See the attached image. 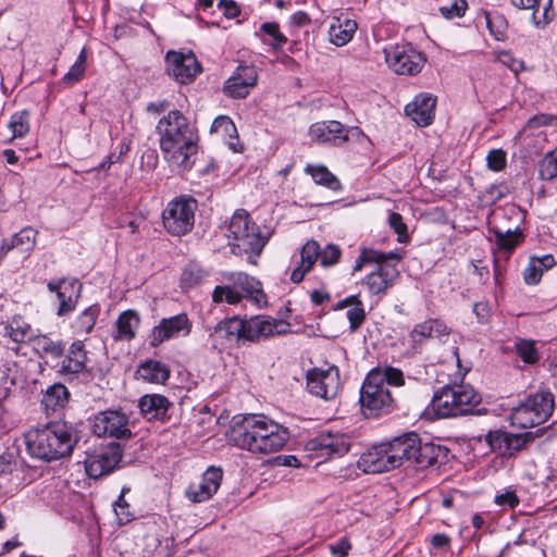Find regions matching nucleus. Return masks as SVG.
Segmentation results:
<instances>
[{"instance_id": "obj_1", "label": "nucleus", "mask_w": 557, "mask_h": 557, "mask_svg": "<svg viewBox=\"0 0 557 557\" xmlns=\"http://www.w3.org/2000/svg\"><path fill=\"white\" fill-rule=\"evenodd\" d=\"M287 428L264 414H246L235 419L230 442L252 454L269 455L280 451L288 442Z\"/></svg>"}, {"instance_id": "obj_2", "label": "nucleus", "mask_w": 557, "mask_h": 557, "mask_svg": "<svg viewBox=\"0 0 557 557\" xmlns=\"http://www.w3.org/2000/svg\"><path fill=\"white\" fill-rule=\"evenodd\" d=\"M157 132L164 160L180 173L188 171L194 164L197 135L186 117L178 110L170 111L159 121Z\"/></svg>"}, {"instance_id": "obj_3", "label": "nucleus", "mask_w": 557, "mask_h": 557, "mask_svg": "<svg viewBox=\"0 0 557 557\" xmlns=\"http://www.w3.org/2000/svg\"><path fill=\"white\" fill-rule=\"evenodd\" d=\"M76 443V431L66 422H51L26 434V446L30 456L46 461L70 455Z\"/></svg>"}, {"instance_id": "obj_4", "label": "nucleus", "mask_w": 557, "mask_h": 557, "mask_svg": "<svg viewBox=\"0 0 557 557\" xmlns=\"http://www.w3.org/2000/svg\"><path fill=\"white\" fill-rule=\"evenodd\" d=\"M215 332L222 333L226 338H237L248 342H259L290 332L287 321L269 315H256L250 319L232 317L219 322Z\"/></svg>"}, {"instance_id": "obj_5", "label": "nucleus", "mask_w": 557, "mask_h": 557, "mask_svg": "<svg viewBox=\"0 0 557 557\" xmlns=\"http://www.w3.org/2000/svg\"><path fill=\"white\" fill-rule=\"evenodd\" d=\"M480 401V394L471 385L448 384L433 395L425 414L431 419L463 416L472 412Z\"/></svg>"}, {"instance_id": "obj_6", "label": "nucleus", "mask_w": 557, "mask_h": 557, "mask_svg": "<svg viewBox=\"0 0 557 557\" xmlns=\"http://www.w3.org/2000/svg\"><path fill=\"white\" fill-rule=\"evenodd\" d=\"M227 238L236 243H230L233 246V252L236 248L239 252L259 256L263 250L268 238L263 236L259 227L250 220L247 211L239 209L235 211L228 224Z\"/></svg>"}, {"instance_id": "obj_7", "label": "nucleus", "mask_w": 557, "mask_h": 557, "mask_svg": "<svg viewBox=\"0 0 557 557\" xmlns=\"http://www.w3.org/2000/svg\"><path fill=\"white\" fill-rule=\"evenodd\" d=\"M554 409V395L549 391H539L529 395L510 413V422L513 426L530 429L545 423Z\"/></svg>"}, {"instance_id": "obj_8", "label": "nucleus", "mask_w": 557, "mask_h": 557, "mask_svg": "<svg viewBox=\"0 0 557 557\" xmlns=\"http://www.w3.org/2000/svg\"><path fill=\"white\" fill-rule=\"evenodd\" d=\"M197 201L181 196L171 200L162 212L164 228L173 236H183L189 233L195 223Z\"/></svg>"}, {"instance_id": "obj_9", "label": "nucleus", "mask_w": 557, "mask_h": 557, "mask_svg": "<svg viewBox=\"0 0 557 557\" xmlns=\"http://www.w3.org/2000/svg\"><path fill=\"white\" fill-rule=\"evenodd\" d=\"M309 136L319 144L343 146L350 140H359L363 134L358 127H345L341 122L332 120L312 124Z\"/></svg>"}, {"instance_id": "obj_10", "label": "nucleus", "mask_w": 557, "mask_h": 557, "mask_svg": "<svg viewBox=\"0 0 557 557\" xmlns=\"http://www.w3.org/2000/svg\"><path fill=\"white\" fill-rule=\"evenodd\" d=\"M361 413L366 418H379L383 410V372L375 368L371 370L360 391Z\"/></svg>"}, {"instance_id": "obj_11", "label": "nucleus", "mask_w": 557, "mask_h": 557, "mask_svg": "<svg viewBox=\"0 0 557 557\" xmlns=\"http://www.w3.org/2000/svg\"><path fill=\"white\" fill-rule=\"evenodd\" d=\"M425 57L411 45L396 46L385 54V62L398 75L413 76L419 74L424 64Z\"/></svg>"}, {"instance_id": "obj_12", "label": "nucleus", "mask_w": 557, "mask_h": 557, "mask_svg": "<svg viewBox=\"0 0 557 557\" xmlns=\"http://www.w3.org/2000/svg\"><path fill=\"white\" fill-rule=\"evenodd\" d=\"M307 388L312 394L323 399H333L339 392L341 380L337 367L330 366L326 369H313L307 375Z\"/></svg>"}, {"instance_id": "obj_13", "label": "nucleus", "mask_w": 557, "mask_h": 557, "mask_svg": "<svg viewBox=\"0 0 557 557\" xmlns=\"http://www.w3.org/2000/svg\"><path fill=\"white\" fill-rule=\"evenodd\" d=\"M127 417L115 410L97 413L91 420V430L98 437L126 438L131 436Z\"/></svg>"}, {"instance_id": "obj_14", "label": "nucleus", "mask_w": 557, "mask_h": 557, "mask_svg": "<svg viewBox=\"0 0 557 557\" xmlns=\"http://www.w3.org/2000/svg\"><path fill=\"white\" fill-rule=\"evenodd\" d=\"M191 321L186 313H180L170 318H163L156 325L149 336V344L156 348L163 342L177 337H185L191 331Z\"/></svg>"}, {"instance_id": "obj_15", "label": "nucleus", "mask_w": 557, "mask_h": 557, "mask_svg": "<svg viewBox=\"0 0 557 557\" xmlns=\"http://www.w3.org/2000/svg\"><path fill=\"white\" fill-rule=\"evenodd\" d=\"M165 62L168 73L181 84L193 82L201 72V65L191 52L169 51Z\"/></svg>"}, {"instance_id": "obj_16", "label": "nucleus", "mask_w": 557, "mask_h": 557, "mask_svg": "<svg viewBox=\"0 0 557 557\" xmlns=\"http://www.w3.org/2000/svg\"><path fill=\"white\" fill-rule=\"evenodd\" d=\"M122 459L119 445H109L89 455L85 460V469L90 478H101L112 472Z\"/></svg>"}, {"instance_id": "obj_17", "label": "nucleus", "mask_w": 557, "mask_h": 557, "mask_svg": "<svg viewBox=\"0 0 557 557\" xmlns=\"http://www.w3.org/2000/svg\"><path fill=\"white\" fill-rule=\"evenodd\" d=\"M362 269L370 271L367 277L369 292L379 295L383 290V253L373 249H362L354 265V272L361 271Z\"/></svg>"}, {"instance_id": "obj_18", "label": "nucleus", "mask_w": 557, "mask_h": 557, "mask_svg": "<svg viewBox=\"0 0 557 557\" xmlns=\"http://www.w3.org/2000/svg\"><path fill=\"white\" fill-rule=\"evenodd\" d=\"M417 434L407 433L385 444V471L400 467L404 460H411L417 450Z\"/></svg>"}, {"instance_id": "obj_19", "label": "nucleus", "mask_w": 557, "mask_h": 557, "mask_svg": "<svg viewBox=\"0 0 557 557\" xmlns=\"http://www.w3.org/2000/svg\"><path fill=\"white\" fill-rule=\"evenodd\" d=\"M449 330L447 325L438 319H429L417 324L409 333L408 347L406 354L418 352L429 338H442L447 336Z\"/></svg>"}, {"instance_id": "obj_20", "label": "nucleus", "mask_w": 557, "mask_h": 557, "mask_svg": "<svg viewBox=\"0 0 557 557\" xmlns=\"http://www.w3.org/2000/svg\"><path fill=\"white\" fill-rule=\"evenodd\" d=\"M258 73L252 65H239L224 83L223 91L231 98H246L257 85Z\"/></svg>"}, {"instance_id": "obj_21", "label": "nucleus", "mask_w": 557, "mask_h": 557, "mask_svg": "<svg viewBox=\"0 0 557 557\" xmlns=\"http://www.w3.org/2000/svg\"><path fill=\"white\" fill-rule=\"evenodd\" d=\"M48 289L57 294L59 308L57 314L63 317L72 312L81 296L82 285L76 280H58L49 282Z\"/></svg>"}, {"instance_id": "obj_22", "label": "nucleus", "mask_w": 557, "mask_h": 557, "mask_svg": "<svg viewBox=\"0 0 557 557\" xmlns=\"http://www.w3.org/2000/svg\"><path fill=\"white\" fill-rule=\"evenodd\" d=\"M307 449L317 451L320 457L343 456L349 449V441L344 434L321 433L308 442Z\"/></svg>"}, {"instance_id": "obj_23", "label": "nucleus", "mask_w": 557, "mask_h": 557, "mask_svg": "<svg viewBox=\"0 0 557 557\" xmlns=\"http://www.w3.org/2000/svg\"><path fill=\"white\" fill-rule=\"evenodd\" d=\"M485 441L493 451L502 456H512L527 445V434H512L502 430L490 431Z\"/></svg>"}, {"instance_id": "obj_24", "label": "nucleus", "mask_w": 557, "mask_h": 557, "mask_svg": "<svg viewBox=\"0 0 557 557\" xmlns=\"http://www.w3.org/2000/svg\"><path fill=\"white\" fill-rule=\"evenodd\" d=\"M223 472L221 468L210 467L202 474L198 484L190 485L186 492L187 497L194 503H201L211 498L219 490Z\"/></svg>"}, {"instance_id": "obj_25", "label": "nucleus", "mask_w": 557, "mask_h": 557, "mask_svg": "<svg viewBox=\"0 0 557 557\" xmlns=\"http://www.w3.org/2000/svg\"><path fill=\"white\" fill-rule=\"evenodd\" d=\"M436 99L426 92H421L405 107V113L418 126H429L434 120Z\"/></svg>"}, {"instance_id": "obj_26", "label": "nucleus", "mask_w": 557, "mask_h": 557, "mask_svg": "<svg viewBox=\"0 0 557 557\" xmlns=\"http://www.w3.org/2000/svg\"><path fill=\"white\" fill-rule=\"evenodd\" d=\"M511 4L521 10H531L532 22L539 28H544L555 17L553 0H511Z\"/></svg>"}, {"instance_id": "obj_27", "label": "nucleus", "mask_w": 557, "mask_h": 557, "mask_svg": "<svg viewBox=\"0 0 557 557\" xmlns=\"http://www.w3.org/2000/svg\"><path fill=\"white\" fill-rule=\"evenodd\" d=\"M318 258H320V245L315 240H308L300 250V262L293 270L290 280L294 283H300L305 275L312 269Z\"/></svg>"}, {"instance_id": "obj_28", "label": "nucleus", "mask_w": 557, "mask_h": 557, "mask_svg": "<svg viewBox=\"0 0 557 557\" xmlns=\"http://www.w3.org/2000/svg\"><path fill=\"white\" fill-rule=\"evenodd\" d=\"M138 406L143 416L148 420H161L166 416L170 401L162 395L152 394L143 396Z\"/></svg>"}, {"instance_id": "obj_29", "label": "nucleus", "mask_w": 557, "mask_h": 557, "mask_svg": "<svg viewBox=\"0 0 557 557\" xmlns=\"http://www.w3.org/2000/svg\"><path fill=\"white\" fill-rule=\"evenodd\" d=\"M137 379L151 384H164L170 377V369L158 360H146L136 371Z\"/></svg>"}, {"instance_id": "obj_30", "label": "nucleus", "mask_w": 557, "mask_h": 557, "mask_svg": "<svg viewBox=\"0 0 557 557\" xmlns=\"http://www.w3.org/2000/svg\"><path fill=\"white\" fill-rule=\"evenodd\" d=\"M211 131L223 137L232 151L243 152L244 146L238 140L237 128L228 116H218L212 123Z\"/></svg>"}, {"instance_id": "obj_31", "label": "nucleus", "mask_w": 557, "mask_h": 557, "mask_svg": "<svg viewBox=\"0 0 557 557\" xmlns=\"http://www.w3.org/2000/svg\"><path fill=\"white\" fill-rule=\"evenodd\" d=\"M356 29V21L347 17H336L330 25V39L334 45L338 47L344 46L352 39Z\"/></svg>"}, {"instance_id": "obj_32", "label": "nucleus", "mask_w": 557, "mask_h": 557, "mask_svg": "<svg viewBox=\"0 0 557 557\" xmlns=\"http://www.w3.org/2000/svg\"><path fill=\"white\" fill-rule=\"evenodd\" d=\"M139 324L140 318L136 311L126 310L122 312L115 322L116 333L114 339L127 342L133 339Z\"/></svg>"}, {"instance_id": "obj_33", "label": "nucleus", "mask_w": 557, "mask_h": 557, "mask_svg": "<svg viewBox=\"0 0 557 557\" xmlns=\"http://www.w3.org/2000/svg\"><path fill=\"white\" fill-rule=\"evenodd\" d=\"M555 259L552 255L542 257H532L523 271V278L528 285H535L541 281L544 271L555 265Z\"/></svg>"}, {"instance_id": "obj_34", "label": "nucleus", "mask_w": 557, "mask_h": 557, "mask_svg": "<svg viewBox=\"0 0 557 557\" xmlns=\"http://www.w3.org/2000/svg\"><path fill=\"white\" fill-rule=\"evenodd\" d=\"M230 280L234 285L245 292L246 296L251 298L255 302H265V295L261 289V284L256 278L246 273L239 272L231 275Z\"/></svg>"}, {"instance_id": "obj_35", "label": "nucleus", "mask_w": 557, "mask_h": 557, "mask_svg": "<svg viewBox=\"0 0 557 557\" xmlns=\"http://www.w3.org/2000/svg\"><path fill=\"white\" fill-rule=\"evenodd\" d=\"M305 172L312 177L315 184L326 187L330 190L338 191L342 189L339 180L321 164H307Z\"/></svg>"}, {"instance_id": "obj_36", "label": "nucleus", "mask_w": 557, "mask_h": 557, "mask_svg": "<svg viewBox=\"0 0 557 557\" xmlns=\"http://www.w3.org/2000/svg\"><path fill=\"white\" fill-rule=\"evenodd\" d=\"M100 314V306L91 305L83 310L72 322L71 327L76 335H87L92 330Z\"/></svg>"}, {"instance_id": "obj_37", "label": "nucleus", "mask_w": 557, "mask_h": 557, "mask_svg": "<svg viewBox=\"0 0 557 557\" xmlns=\"http://www.w3.org/2000/svg\"><path fill=\"white\" fill-rule=\"evenodd\" d=\"M358 467L366 473H381L383 472V448L381 445H375L367 453L362 454Z\"/></svg>"}, {"instance_id": "obj_38", "label": "nucleus", "mask_w": 557, "mask_h": 557, "mask_svg": "<svg viewBox=\"0 0 557 557\" xmlns=\"http://www.w3.org/2000/svg\"><path fill=\"white\" fill-rule=\"evenodd\" d=\"M69 398L67 388L62 384H54L50 386L42 397V405L47 410H55L62 408Z\"/></svg>"}, {"instance_id": "obj_39", "label": "nucleus", "mask_w": 557, "mask_h": 557, "mask_svg": "<svg viewBox=\"0 0 557 557\" xmlns=\"http://www.w3.org/2000/svg\"><path fill=\"white\" fill-rule=\"evenodd\" d=\"M344 308H348L347 318L350 323V329L352 331L357 330L364 320V310L361 308L360 301L356 296H350L339 301L336 306V309Z\"/></svg>"}, {"instance_id": "obj_40", "label": "nucleus", "mask_w": 557, "mask_h": 557, "mask_svg": "<svg viewBox=\"0 0 557 557\" xmlns=\"http://www.w3.org/2000/svg\"><path fill=\"white\" fill-rule=\"evenodd\" d=\"M417 450L412 456L411 460H413L417 465L421 467H429L436 462L437 455L436 450L440 447H435L431 443L422 444L419 436L417 435V444L414 445Z\"/></svg>"}, {"instance_id": "obj_41", "label": "nucleus", "mask_w": 557, "mask_h": 557, "mask_svg": "<svg viewBox=\"0 0 557 557\" xmlns=\"http://www.w3.org/2000/svg\"><path fill=\"white\" fill-rule=\"evenodd\" d=\"M4 329L5 335L15 343H23L30 334V325L21 315L9 320Z\"/></svg>"}, {"instance_id": "obj_42", "label": "nucleus", "mask_w": 557, "mask_h": 557, "mask_svg": "<svg viewBox=\"0 0 557 557\" xmlns=\"http://www.w3.org/2000/svg\"><path fill=\"white\" fill-rule=\"evenodd\" d=\"M8 127L12 132L9 141L24 137L29 132V113L26 110L13 113Z\"/></svg>"}, {"instance_id": "obj_43", "label": "nucleus", "mask_w": 557, "mask_h": 557, "mask_svg": "<svg viewBox=\"0 0 557 557\" xmlns=\"http://www.w3.org/2000/svg\"><path fill=\"white\" fill-rule=\"evenodd\" d=\"M491 231L495 236L497 246L507 252H511L516 248L522 236L518 228L515 231H503L500 228L493 227Z\"/></svg>"}, {"instance_id": "obj_44", "label": "nucleus", "mask_w": 557, "mask_h": 557, "mask_svg": "<svg viewBox=\"0 0 557 557\" xmlns=\"http://www.w3.org/2000/svg\"><path fill=\"white\" fill-rule=\"evenodd\" d=\"M484 17L486 22V27L488 28L491 35L497 39L502 40L505 37L506 30L508 28V23L505 16L497 12H484Z\"/></svg>"}, {"instance_id": "obj_45", "label": "nucleus", "mask_w": 557, "mask_h": 557, "mask_svg": "<svg viewBox=\"0 0 557 557\" xmlns=\"http://www.w3.org/2000/svg\"><path fill=\"white\" fill-rule=\"evenodd\" d=\"M517 355L523 362L533 364L539 361V352L535 343L530 339H518L515 344Z\"/></svg>"}, {"instance_id": "obj_46", "label": "nucleus", "mask_w": 557, "mask_h": 557, "mask_svg": "<svg viewBox=\"0 0 557 557\" xmlns=\"http://www.w3.org/2000/svg\"><path fill=\"white\" fill-rule=\"evenodd\" d=\"M540 176L542 180L550 181L557 176V147L546 153L540 163Z\"/></svg>"}, {"instance_id": "obj_47", "label": "nucleus", "mask_w": 557, "mask_h": 557, "mask_svg": "<svg viewBox=\"0 0 557 557\" xmlns=\"http://www.w3.org/2000/svg\"><path fill=\"white\" fill-rule=\"evenodd\" d=\"M206 272L197 264H189L182 273L181 283L185 288H191L199 284L205 277Z\"/></svg>"}, {"instance_id": "obj_48", "label": "nucleus", "mask_w": 557, "mask_h": 557, "mask_svg": "<svg viewBox=\"0 0 557 557\" xmlns=\"http://www.w3.org/2000/svg\"><path fill=\"white\" fill-rule=\"evenodd\" d=\"M388 224L391 228L397 234V242L400 244H407L410 240L408 233V226L404 222L403 216L399 213L393 212L388 216Z\"/></svg>"}, {"instance_id": "obj_49", "label": "nucleus", "mask_w": 557, "mask_h": 557, "mask_svg": "<svg viewBox=\"0 0 557 557\" xmlns=\"http://www.w3.org/2000/svg\"><path fill=\"white\" fill-rule=\"evenodd\" d=\"M214 302L226 301L230 305H236L240 302L243 295L230 286H216L213 295Z\"/></svg>"}, {"instance_id": "obj_50", "label": "nucleus", "mask_w": 557, "mask_h": 557, "mask_svg": "<svg viewBox=\"0 0 557 557\" xmlns=\"http://www.w3.org/2000/svg\"><path fill=\"white\" fill-rule=\"evenodd\" d=\"M126 488L122 490L121 495L114 503V512L120 524H126L135 518V513L131 510L128 503L124 498Z\"/></svg>"}, {"instance_id": "obj_51", "label": "nucleus", "mask_w": 557, "mask_h": 557, "mask_svg": "<svg viewBox=\"0 0 557 557\" xmlns=\"http://www.w3.org/2000/svg\"><path fill=\"white\" fill-rule=\"evenodd\" d=\"M86 61H87V51L86 48H83L76 62L71 66L67 74L64 76V79L67 82H77L79 81L86 70Z\"/></svg>"}, {"instance_id": "obj_52", "label": "nucleus", "mask_w": 557, "mask_h": 557, "mask_svg": "<svg viewBox=\"0 0 557 557\" xmlns=\"http://www.w3.org/2000/svg\"><path fill=\"white\" fill-rule=\"evenodd\" d=\"M495 60L507 66L515 74H518L525 69L524 62L515 58L509 51H499Z\"/></svg>"}, {"instance_id": "obj_53", "label": "nucleus", "mask_w": 557, "mask_h": 557, "mask_svg": "<svg viewBox=\"0 0 557 557\" xmlns=\"http://www.w3.org/2000/svg\"><path fill=\"white\" fill-rule=\"evenodd\" d=\"M261 29L269 36L273 38V42L271 44L274 49L282 48L286 41L287 38L285 35H283L280 32L278 24L275 22H267L263 23L261 26Z\"/></svg>"}, {"instance_id": "obj_54", "label": "nucleus", "mask_w": 557, "mask_h": 557, "mask_svg": "<svg viewBox=\"0 0 557 557\" xmlns=\"http://www.w3.org/2000/svg\"><path fill=\"white\" fill-rule=\"evenodd\" d=\"M342 251L338 246L329 244L323 250L320 249V262L322 267H332L336 264L341 258Z\"/></svg>"}, {"instance_id": "obj_55", "label": "nucleus", "mask_w": 557, "mask_h": 557, "mask_svg": "<svg viewBox=\"0 0 557 557\" xmlns=\"http://www.w3.org/2000/svg\"><path fill=\"white\" fill-rule=\"evenodd\" d=\"M467 8L466 0H454L450 4L441 7L440 12L445 18L451 20L462 16Z\"/></svg>"}, {"instance_id": "obj_56", "label": "nucleus", "mask_w": 557, "mask_h": 557, "mask_svg": "<svg viewBox=\"0 0 557 557\" xmlns=\"http://www.w3.org/2000/svg\"><path fill=\"white\" fill-rule=\"evenodd\" d=\"M487 166L494 172L503 171L506 168V152L502 149H493L486 157Z\"/></svg>"}, {"instance_id": "obj_57", "label": "nucleus", "mask_w": 557, "mask_h": 557, "mask_svg": "<svg viewBox=\"0 0 557 557\" xmlns=\"http://www.w3.org/2000/svg\"><path fill=\"white\" fill-rule=\"evenodd\" d=\"M431 549L436 553H446L450 548L451 539L445 533H435L429 540Z\"/></svg>"}, {"instance_id": "obj_58", "label": "nucleus", "mask_w": 557, "mask_h": 557, "mask_svg": "<svg viewBox=\"0 0 557 557\" xmlns=\"http://www.w3.org/2000/svg\"><path fill=\"white\" fill-rule=\"evenodd\" d=\"M385 384L400 387L405 385V375L400 369L385 366Z\"/></svg>"}, {"instance_id": "obj_59", "label": "nucleus", "mask_w": 557, "mask_h": 557, "mask_svg": "<svg viewBox=\"0 0 557 557\" xmlns=\"http://www.w3.org/2000/svg\"><path fill=\"white\" fill-rule=\"evenodd\" d=\"M494 502L502 507L515 508L519 505V497L515 491H506L505 493L496 495Z\"/></svg>"}, {"instance_id": "obj_60", "label": "nucleus", "mask_w": 557, "mask_h": 557, "mask_svg": "<svg viewBox=\"0 0 557 557\" xmlns=\"http://www.w3.org/2000/svg\"><path fill=\"white\" fill-rule=\"evenodd\" d=\"M86 360L69 355L62 361V369L67 373H78L85 368Z\"/></svg>"}, {"instance_id": "obj_61", "label": "nucleus", "mask_w": 557, "mask_h": 557, "mask_svg": "<svg viewBox=\"0 0 557 557\" xmlns=\"http://www.w3.org/2000/svg\"><path fill=\"white\" fill-rule=\"evenodd\" d=\"M351 549V544L346 537H342L338 542L330 545L333 557H346Z\"/></svg>"}, {"instance_id": "obj_62", "label": "nucleus", "mask_w": 557, "mask_h": 557, "mask_svg": "<svg viewBox=\"0 0 557 557\" xmlns=\"http://www.w3.org/2000/svg\"><path fill=\"white\" fill-rule=\"evenodd\" d=\"M554 121H557V116L542 113L531 117L528 121V125L531 128H537L544 125H552Z\"/></svg>"}, {"instance_id": "obj_63", "label": "nucleus", "mask_w": 557, "mask_h": 557, "mask_svg": "<svg viewBox=\"0 0 557 557\" xmlns=\"http://www.w3.org/2000/svg\"><path fill=\"white\" fill-rule=\"evenodd\" d=\"M219 7L228 18L236 17L239 14V8L233 0H221Z\"/></svg>"}, {"instance_id": "obj_64", "label": "nucleus", "mask_w": 557, "mask_h": 557, "mask_svg": "<svg viewBox=\"0 0 557 557\" xmlns=\"http://www.w3.org/2000/svg\"><path fill=\"white\" fill-rule=\"evenodd\" d=\"M473 311L481 323H485L490 318V308L485 302H476Z\"/></svg>"}]
</instances>
